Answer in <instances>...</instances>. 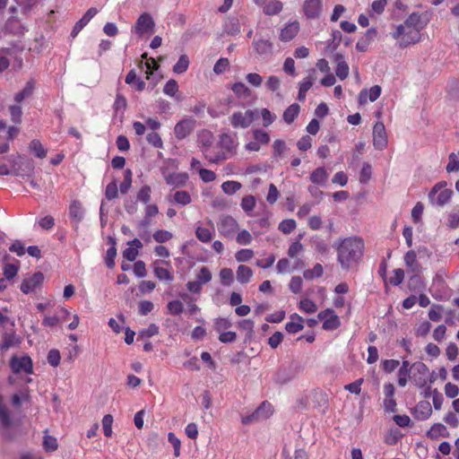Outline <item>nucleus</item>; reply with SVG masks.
Segmentation results:
<instances>
[{"label":"nucleus","instance_id":"nucleus-33","mask_svg":"<svg viewBox=\"0 0 459 459\" xmlns=\"http://www.w3.org/2000/svg\"><path fill=\"white\" fill-rule=\"evenodd\" d=\"M335 59L337 62L335 74L340 80H344L349 74V65L344 61L342 55L337 54Z\"/></svg>","mask_w":459,"mask_h":459},{"label":"nucleus","instance_id":"nucleus-38","mask_svg":"<svg viewBox=\"0 0 459 459\" xmlns=\"http://www.w3.org/2000/svg\"><path fill=\"white\" fill-rule=\"evenodd\" d=\"M196 238L203 243H208L214 236V230L207 229L202 226H197L195 229Z\"/></svg>","mask_w":459,"mask_h":459},{"label":"nucleus","instance_id":"nucleus-9","mask_svg":"<svg viewBox=\"0 0 459 459\" xmlns=\"http://www.w3.org/2000/svg\"><path fill=\"white\" fill-rule=\"evenodd\" d=\"M10 367L14 373H26L32 372V361L29 356H13L10 362Z\"/></svg>","mask_w":459,"mask_h":459},{"label":"nucleus","instance_id":"nucleus-4","mask_svg":"<svg viewBox=\"0 0 459 459\" xmlns=\"http://www.w3.org/2000/svg\"><path fill=\"white\" fill-rule=\"evenodd\" d=\"M453 195V191L446 187V182L436 184L429 194V198L433 204L444 206L448 204Z\"/></svg>","mask_w":459,"mask_h":459},{"label":"nucleus","instance_id":"nucleus-10","mask_svg":"<svg viewBox=\"0 0 459 459\" xmlns=\"http://www.w3.org/2000/svg\"><path fill=\"white\" fill-rule=\"evenodd\" d=\"M161 265H166L167 267H171L170 263L166 260H156L152 263L153 273L157 279L160 281H172L174 280L173 273L171 270L168 268H164Z\"/></svg>","mask_w":459,"mask_h":459},{"label":"nucleus","instance_id":"nucleus-36","mask_svg":"<svg viewBox=\"0 0 459 459\" xmlns=\"http://www.w3.org/2000/svg\"><path fill=\"white\" fill-rule=\"evenodd\" d=\"M410 377V362L408 360H403L402 367L398 370V385L402 387L405 386L408 378Z\"/></svg>","mask_w":459,"mask_h":459},{"label":"nucleus","instance_id":"nucleus-3","mask_svg":"<svg viewBox=\"0 0 459 459\" xmlns=\"http://www.w3.org/2000/svg\"><path fill=\"white\" fill-rule=\"evenodd\" d=\"M237 143L234 137L222 134L220 136L215 150H205L204 156L211 162L218 163L231 157L236 152Z\"/></svg>","mask_w":459,"mask_h":459},{"label":"nucleus","instance_id":"nucleus-8","mask_svg":"<svg viewBox=\"0 0 459 459\" xmlns=\"http://www.w3.org/2000/svg\"><path fill=\"white\" fill-rule=\"evenodd\" d=\"M317 318L323 321V329L326 331H333L341 325L339 316L332 308H326L317 314Z\"/></svg>","mask_w":459,"mask_h":459},{"label":"nucleus","instance_id":"nucleus-49","mask_svg":"<svg viewBox=\"0 0 459 459\" xmlns=\"http://www.w3.org/2000/svg\"><path fill=\"white\" fill-rule=\"evenodd\" d=\"M29 148L38 158L43 159L47 156V150L39 140H32L30 143Z\"/></svg>","mask_w":459,"mask_h":459},{"label":"nucleus","instance_id":"nucleus-45","mask_svg":"<svg viewBox=\"0 0 459 459\" xmlns=\"http://www.w3.org/2000/svg\"><path fill=\"white\" fill-rule=\"evenodd\" d=\"M255 204L256 200L254 195H246L242 198L240 206L247 214H250L255 209Z\"/></svg>","mask_w":459,"mask_h":459},{"label":"nucleus","instance_id":"nucleus-19","mask_svg":"<svg viewBox=\"0 0 459 459\" xmlns=\"http://www.w3.org/2000/svg\"><path fill=\"white\" fill-rule=\"evenodd\" d=\"M377 30L372 27L366 30L364 35L357 41L356 48L359 52H365L370 43L377 38Z\"/></svg>","mask_w":459,"mask_h":459},{"label":"nucleus","instance_id":"nucleus-5","mask_svg":"<svg viewBox=\"0 0 459 459\" xmlns=\"http://www.w3.org/2000/svg\"><path fill=\"white\" fill-rule=\"evenodd\" d=\"M13 62L14 69H21L22 66V58L17 55V51L11 48H3L0 49V73L4 72Z\"/></svg>","mask_w":459,"mask_h":459},{"label":"nucleus","instance_id":"nucleus-37","mask_svg":"<svg viewBox=\"0 0 459 459\" xmlns=\"http://www.w3.org/2000/svg\"><path fill=\"white\" fill-rule=\"evenodd\" d=\"M145 66V74L147 80L154 79V72L158 71L160 65L153 57L147 58L146 61L141 62V66Z\"/></svg>","mask_w":459,"mask_h":459},{"label":"nucleus","instance_id":"nucleus-13","mask_svg":"<svg viewBox=\"0 0 459 459\" xmlns=\"http://www.w3.org/2000/svg\"><path fill=\"white\" fill-rule=\"evenodd\" d=\"M323 4L321 0H305L303 12L307 19H316L321 15Z\"/></svg>","mask_w":459,"mask_h":459},{"label":"nucleus","instance_id":"nucleus-39","mask_svg":"<svg viewBox=\"0 0 459 459\" xmlns=\"http://www.w3.org/2000/svg\"><path fill=\"white\" fill-rule=\"evenodd\" d=\"M34 91V82L33 81H29L23 89L17 92L14 96V100L16 103H21L23 100L31 96Z\"/></svg>","mask_w":459,"mask_h":459},{"label":"nucleus","instance_id":"nucleus-18","mask_svg":"<svg viewBox=\"0 0 459 459\" xmlns=\"http://www.w3.org/2000/svg\"><path fill=\"white\" fill-rule=\"evenodd\" d=\"M98 13V10L94 7L90 8L83 16L74 24L71 37L75 38L79 32L89 23V22Z\"/></svg>","mask_w":459,"mask_h":459},{"label":"nucleus","instance_id":"nucleus-57","mask_svg":"<svg viewBox=\"0 0 459 459\" xmlns=\"http://www.w3.org/2000/svg\"><path fill=\"white\" fill-rule=\"evenodd\" d=\"M174 200L181 205H186L192 202L191 195L186 191H177L174 194Z\"/></svg>","mask_w":459,"mask_h":459},{"label":"nucleus","instance_id":"nucleus-55","mask_svg":"<svg viewBox=\"0 0 459 459\" xmlns=\"http://www.w3.org/2000/svg\"><path fill=\"white\" fill-rule=\"evenodd\" d=\"M323 266L320 264H316L312 269L306 270L303 273V276L307 280H312L314 278L320 277L323 274Z\"/></svg>","mask_w":459,"mask_h":459},{"label":"nucleus","instance_id":"nucleus-22","mask_svg":"<svg viewBox=\"0 0 459 459\" xmlns=\"http://www.w3.org/2000/svg\"><path fill=\"white\" fill-rule=\"evenodd\" d=\"M128 247L123 251V257L127 261L133 262L136 259L139 252L138 249L143 247L142 242L138 238H134L128 242Z\"/></svg>","mask_w":459,"mask_h":459},{"label":"nucleus","instance_id":"nucleus-43","mask_svg":"<svg viewBox=\"0 0 459 459\" xmlns=\"http://www.w3.org/2000/svg\"><path fill=\"white\" fill-rule=\"evenodd\" d=\"M195 280L199 281L202 285L206 284L212 281V274L210 269L206 266H202L195 273Z\"/></svg>","mask_w":459,"mask_h":459},{"label":"nucleus","instance_id":"nucleus-42","mask_svg":"<svg viewBox=\"0 0 459 459\" xmlns=\"http://www.w3.org/2000/svg\"><path fill=\"white\" fill-rule=\"evenodd\" d=\"M298 307L299 310L307 314H312L317 310L316 304L307 298L301 299Z\"/></svg>","mask_w":459,"mask_h":459},{"label":"nucleus","instance_id":"nucleus-46","mask_svg":"<svg viewBox=\"0 0 459 459\" xmlns=\"http://www.w3.org/2000/svg\"><path fill=\"white\" fill-rule=\"evenodd\" d=\"M242 187V185L238 181L228 180L222 183V191L229 195H234Z\"/></svg>","mask_w":459,"mask_h":459},{"label":"nucleus","instance_id":"nucleus-23","mask_svg":"<svg viewBox=\"0 0 459 459\" xmlns=\"http://www.w3.org/2000/svg\"><path fill=\"white\" fill-rule=\"evenodd\" d=\"M4 29L7 32L13 35H22L28 30V29L15 17H11L6 21Z\"/></svg>","mask_w":459,"mask_h":459},{"label":"nucleus","instance_id":"nucleus-53","mask_svg":"<svg viewBox=\"0 0 459 459\" xmlns=\"http://www.w3.org/2000/svg\"><path fill=\"white\" fill-rule=\"evenodd\" d=\"M253 117H232L231 125L234 127L246 128L252 124Z\"/></svg>","mask_w":459,"mask_h":459},{"label":"nucleus","instance_id":"nucleus-63","mask_svg":"<svg viewBox=\"0 0 459 459\" xmlns=\"http://www.w3.org/2000/svg\"><path fill=\"white\" fill-rule=\"evenodd\" d=\"M178 91V84L176 80L170 79L169 80L163 87L164 94L174 97L177 91Z\"/></svg>","mask_w":459,"mask_h":459},{"label":"nucleus","instance_id":"nucleus-52","mask_svg":"<svg viewBox=\"0 0 459 459\" xmlns=\"http://www.w3.org/2000/svg\"><path fill=\"white\" fill-rule=\"evenodd\" d=\"M387 5V0H375L370 5L369 16L382 14Z\"/></svg>","mask_w":459,"mask_h":459},{"label":"nucleus","instance_id":"nucleus-31","mask_svg":"<svg viewBox=\"0 0 459 459\" xmlns=\"http://www.w3.org/2000/svg\"><path fill=\"white\" fill-rule=\"evenodd\" d=\"M199 143L201 144V149L203 153L204 154L205 150H215V146L212 145L213 143V136L211 132L209 131H203L199 134Z\"/></svg>","mask_w":459,"mask_h":459},{"label":"nucleus","instance_id":"nucleus-24","mask_svg":"<svg viewBox=\"0 0 459 459\" xmlns=\"http://www.w3.org/2000/svg\"><path fill=\"white\" fill-rule=\"evenodd\" d=\"M304 319L298 314L294 313L290 316V321L285 325V329L290 333H296L304 328Z\"/></svg>","mask_w":459,"mask_h":459},{"label":"nucleus","instance_id":"nucleus-28","mask_svg":"<svg viewBox=\"0 0 459 459\" xmlns=\"http://www.w3.org/2000/svg\"><path fill=\"white\" fill-rule=\"evenodd\" d=\"M263 12L265 15L273 16L279 14L283 9V4L279 0H272L263 4Z\"/></svg>","mask_w":459,"mask_h":459},{"label":"nucleus","instance_id":"nucleus-59","mask_svg":"<svg viewBox=\"0 0 459 459\" xmlns=\"http://www.w3.org/2000/svg\"><path fill=\"white\" fill-rule=\"evenodd\" d=\"M253 240L252 235L247 230H242L238 232L236 241L242 246L249 245Z\"/></svg>","mask_w":459,"mask_h":459},{"label":"nucleus","instance_id":"nucleus-6","mask_svg":"<svg viewBox=\"0 0 459 459\" xmlns=\"http://www.w3.org/2000/svg\"><path fill=\"white\" fill-rule=\"evenodd\" d=\"M220 234L225 238H232L238 231L239 225L230 215H221L217 223Z\"/></svg>","mask_w":459,"mask_h":459},{"label":"nucleus","instance_id":"nucleus-1","mask_svg":"<svg viewBox=\"0 0 459 459\" xmlns=\"http://www.w3.org/2000/svg\"><path fill=\"white\" fill-rule=\"evenodd\" d=\"M427 22L423 20L421 13L413 12L405 19L403 24L395 27L391 36L394 39L399 40L398 45L401 48H405L421 40L420 31L426 27Z\"/></svg>","mask_w":459,"mask_h":459},{"label":"nucleus","instance_id":"nucleus-20","mask_svg":"<svg viewBox=\"0 0 459 459\" xmlns=\"http://www.w3.org/2000/svg\"><path fill=\"white\" fill-rule=\"evenodd\" d=\"M380 94H381V87L378 85H374L368 90L364 89L359 94V98H358L359 103L364 104L368 100L373 102L379 98Z\"/></svg>","mask_w":459,"mask_h":459},{"label":"nucleus","instance_id":"nucleus-40","mask_svg":"<svg viewBox=\"0 0 459 459\" xmlns=\"http://www.w3.org/2000/svg\"><path fill=\"white\" fill-rule=\"evenodd\" d=\"M224 31L230 35H236L240 32L239 21L236 17L229 18L224 23Z\"/></svg>","mask_w":459,"mask_h":459},{"label":"nucleus","instance_id":"nucleus-56","mask_svg":"<svg viewBox=\"0 0 459 459\" xmlns=\"http://www.w3.org/2000/svg\"><path fill=\"white\" fill-rule=\"evenodd\" d=\"M254 256V251L248 248H243L236 252L235 259L238 263H245L249 261Z\"/></svg>","mask_w":459,"mask_h":459},{"label":"nucleus","instance_id":"nucleus-64","mask_svg":"<svg viewBox=\"0 0 459 459\" xmlns=\"http://www.w3.org/2000/svg\"><path fill=\"white\" fill-rule=\"evenodd\" d=\"M296 221L292 219H287L281 221L279 230L283 234H290L296 228Z\"/></svg>","mask_w":459,"mask_h":459},{"label":"nucleus","instance_id":"nucleus-16","mask_svg":"<svg viewBox=\"0 0 459 459\" xmlns=\"http://www.w3.org/2000/svg\"><path fill=\"white\" fill-rule=\"evenodd\" d=\"M299 29L300 26L298 21L290 22L281 30L279 38L283 42L290 41L297 36Z\"/></svg>","mask_w":459,"mask_h":459},{"label":"nucleus","instance_id":"nucleus-48","mask_svg":"<svg viewBox=\"0 0 459 459\" xmlns=\"http://www.w3.org/2000/svg\"><path fill=\"white\" fill-rule=\"evenodd\" d=\"M0 424L3 428L8 429L12 426V419L7 409L2 404V398L0 397Z\"/></svg>","mask_w":459,"mask_h":459},{"label":"nucleus","instance_id":"nucleus-27","mask_svg":"<svg viewBox=\"0 0 459 459\" xmlns=\"http://www.w3.org/2000/svg\"><path fill=\"white\" fill-rule=\"evenodd\" d=\"M328 177L329 175L325 169L319 167L310 174L309 179L313 184L324 186L326 183Z\"/></svg>","mask_w":459,"mask_h":459},{"label":"nucleus","instance_id":"nucleus-32","mask_svg":"<svg viewBox=\"0 0 459 459\" xmlns=\"http://www.w3.org/2000/svg\"><path fill=\"white\" fill-rule=\"evenodd\" d=\"M231 90L238 98L248 100L252 97V91L241 82H235Z\"/></svg>","mask_w":459,"mask_h":459},{"label":"nucleus","instance_id":"nucleus-35","mask_svg":"<svg viewBox=\"0 0 459 459\" xmlns=\"http://www.w3.org/2000/svg\"><path fill=\"white\" fill-rule=\"evenodd\" d=\"M83 209L79 201H73L69 206V215L76 222H80L83 218Z\"/></svg>","mask_w":459,"mask_h":459},{"label":"nucleus","instance_id":"nucleus-54","mask_svg":"<svg viewBox=\"0 0 459 459\" xmlns=\"http://www.w3.org/2000/svg\"><path fill=\"white\" fill-rule=\"evenodd\" d=\"M153 239L157 243H165L173 238V234L165 230H158L152 234Z\"/></svg>","mask_w":459,"mask_h":459},{"label":"nucleus","instance_id":"nucleus-60","mask_svg":"<svg viewBox=\"0 0 459 459\" xmlns=\"http://www.w3.org/2000/svg\"><path fill=\"white\" fill-rule=\"evenodd\" d=\"M167 308L170 315L178 316L183 312L184 306L179 300H171L168 303Z\"/></svg>","mask_w":459,"mask_h":459},{"label":"nucleus","instance_id":"nucleus-12","mask_svg":"<svg viewBox=\"0 0 459 459\" xmlns=\"http://www.w3.org/2000/svg\"><path fill=\"white\" fill-rule=\"evenodd\" d=\"M387 143L385 125L381 122L376 123L373 127V143L375 148L383 150L387 146Z\"/></svg>","mask_w":459,"mask_h":459},{"label":"nucleus","instance_id":"nucleus-25","mask_svg":"<svg viewBox=\"0 0 459 459\" xmlns=\"http://www.w3.org/2000/svg\"><path fill=\"white\" fill-rule=\"evenodd\" d=\"M253 48L256 54L263 56L268 55L273 52V44L268 39H256L253 41Z\"/></svg>","mask_w":459,"mask_h":459},{"label":"nucleus","instance_id":"nucleus-26","mask_svg":"<svg viewBox=\"0 0 459 459\" xmlns=\"http://www.w3.org/2000/svg\"><path fill=\"white\" fill-rule=\"evenodd\" d=\"M404 264L411 273H419L421 269L414 250H409L404 255Z\"/></svg>","mask_w":459,"mask_h":459},{"label":"nucleus","instance_id":"nucleus-61","mask_svg":"<svg viewBox=\"0 0 459 459\" xmlns=\"http://www.w3.org/2000/svg\"><path fill=\"white\" fill-rule=\"evenodd\" d=\"M302 235L299 236V239L293 242L288 249V255L291 258H295L300 252L303 251V245L300 243Z\"/></svg>","mask_w":459,"mask_h":459},{"label":"nucleus","instance_id":"nucleus-7","mask_svg":"<svg viewBox=\"0 0 459 459\" xmlns=\"http://www.w3.org/2000/svg\"><path fill=\"white\" fill-rule=\"evenodd\" d=\"M273 414V406L268 402H264L252 413L242 417L243 424L264 420Z\"/></svg>","mask_w":459,"mask_h":459},{"label":"nucleus","instance_id":"nucleus-11","mask_svg":"<svg viewBox=\"0 0 459 459\" xmlns=\"http://www.w3.org/2000/svg\"><path fill=\"white\" fill-rule=\"evenodd\" d=\"M44 281V274L37 272L28 278H25L21 284V290L24 294L33 292Z\"/></svg>","mask_w":459,"mask_h":459},{"label":"nucleus","instance_id":"nucleus-58","mask_svg":"<svg viewBox=\"0 0 459 459\" xmlns=\"http://www.w3.org/2000/svg\"><path fill=\"white\" fill-rule=\"evenodd\" d=\"M152 189L149 186H143L137 193V200L144 204H148L151 200Z\"/></svg>","mask_w":459,"mask_h":459},{"label":"nucleus","instance_id":"nucleus-51","mask_svg":"<svg viewBox=\"0 0 459 459\" xmlns=\"http://www.w3.org/2000/svg\"><path fill=\"white\" fill-rule=\"evenodd\" d=\"M222 285L230 286L234 281V273L230 268H222L219 273Z\"/></svg>","mask_w":459,"mask_h":459},{"label":"nucleus","instance_id":"nucleus-29","mask_svg":"<svg viewBox=\"0 0 459 459\" xmlns=\"http://www.w3.org/2000/svg\"><path fill=\"white\" fill-rule=\"evenodd\" d=\"M253 271L250 267L241 264L238 267L236 276L240 284H247L253 277Z\"/></svg>","mask_w":459,"mask_h":459},{"label":"nucleus","instance_id":"nucleus-14","mask_svg":"<svg viewBox=\"0 0 459 459\" xmlns=\"http://www.w3.org/2000/svg\"><path fill=\"white\" fill-rule=\"evenodd\" d=\"M154 25L155 23L152 17L149 13H143L136 21L134 32L138 35H143V33L152 30Z\"/></svg>","mask_w":459,"mask_h":459},{"label":"nucleus","instance_id":"nucleus-50","mask_svg":"<svg viewBox=\"0 0 459 459\" xmlns=\"http://www.w3.org/2000/svg\"><path fill=\"white\" fill-rule=\"evenodd\" d=\"M414 367L417 372L423 377L419 379H414L416 385L421 387L426 385V376L429 373V368L424 363L415 364Z\"/></svg>","mask_w":459,"mask_h":459},{"label":"nucleus","instance_id":"nucleus-41","mask_svg":"<svg viewBox=\"0 0 459 459\" xmlns=\"http://www.w3.org/2000/svg\"><path fill=\"white\" fill-rule=\"evenodd\" d=\"M189 66V58L186 55L183 54L179 56L178 62L173 66V72L178 74H184L187 71Z\"/></svg>","mask_w":459,"mask_h":459},{"label":"nucleus","instance_id":"nucleus-21","mask_svg":"<svg viewBox=\"0 0 459 459\" xmlns=\"http://www.w3.org/2000/svg\"><path fill=\"white\" fill-rule=\"evenodd\" d=\"M195 127V122L192 119H183L175 126V134L177 138L183 139L189 134Z\"/></svg>","mask_w":459,"mask_h":459},{"label":"nucleus","instance_id":"nucleus-44","mask_svg":"<svg viewBox=\"0 0 459 459\" xmlns=\"http://www.w3.org/2000/svg\"><path fill=\"white\" fill-rule=\"evenodd\" d=\"M431 411H432V409H431V406L429 404V403L428 402H420L417 406H416V412L418 413V418L420 420H427L428 418H429V416L431 415Z\"/></svg>","mask_w":459,"mask_h":459},{"label":"nucleus","instance_id":"nucleus-15","mask_svg":"<svg viewBox=\"0 0 459 459\" xmlns=\"http://www.w3.org/2000/svg\"><path fill=\"white\" fill-rule=\"evenodd\" d=\"M161 173L166 183L175 187L186 185L188 179V175L185 172L168 173L166 169H162Z\"/></svg>","mask_w":459,"mask_h":459},{"label":"nucleus","instance_id":"nucleus-62","mask_svg":"<svg viewBox=\"0 0 459 459\" xmlns=\"http://www.w3.org/2000/svg\"><path fill=\"white\" fill-rule=\"evenodd\" d=\"M19 343V338L14 333L5 334L1 345L2 350H7Z\"/></svg>","mask_w":459,"mask_h":459},{"label":"nucleus","instance_id":"nucleus-47","mask_svg":"<svg viewBox=\"0 0 459 459\" xmlns=\"http://www.w3.org/2000/svg\"><path fill=\"white\" fill-rule=\"evenodd\" d=\"M231 326V321L225 317H218L214 321V329L219 333V335L221 333L228 331Z\"/></svg>","mask_w":459,"mask_h":459},{"label":"nucleus","instance_id":"nucleus-34","mask_svg":"<svg viewBox=\"0 0 459 459\" xmlns=\"http://www.w3.org/2000/svg\"><path fill=\"white\" fill-rule=\"evenodd\" d=\"M448 434L446 427L441 423L434 424L427 432V436L431 439H437L440 437H447Z\"/></svg>","mask_w":459,"mask_h":459},{"label":"nucleus","instance_id":"nucleus-2","mask_svg":"<svg viewBox=\"0 0 459 459\" xmlns=\"http://www.w3.org/2000/svg\"><path fill=\"white\" fill-rule=\"evenodd\" d=\"M364 240L358 236L342 239L337 246V260L343 269L358 264L364 255Z\"/></svg>","mask_w":459,"mask_h":459},{"label":"nucleus","instance_id":"nucleus-17","mask_svg":"<svg viewBox=\"0 0 459 459\" xmlns=\"http://www.w3.org/2000/svg\"><path fill=\"white\" fill-rule=\"evenodd\" d=\"M303 265L304 263L299 258L296 259L293 264L288 258H281L276 264V270L279 274L290 273Z\"/></svg>","mask_w":459,"mask_h":459},{"label":"nucleus","instance_id":"nucleus-30","mask_svg":"<svg viewBox=\"0 0 459 459\" xmlns=\"http://www.w3.org/2000/svg\"><path fill=\"white\" fill-rule=\"evenodd\" d=\"M159 213V208L156 204H148L144 209V220H143L139 226L142 228H147L151 223V219L155 217Z\"/></svg>","mask_w":459,"mask_h":459}]
</instances>
